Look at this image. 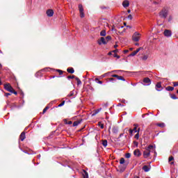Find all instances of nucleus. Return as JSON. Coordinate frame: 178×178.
Listing matches in <instances>:
<instances>
[{"label":"nucleus","instance_id":"1","mask_svg":"<svg viewBox=\"0 0 178 178\" xmlns=\"http://www.w3.org/2000/svg\"><path fill=\"white\" fill-rule=\"evenodd\" d=\"M140 35H141L139 33L135 32L134 35H132V40L135 42H138L140 41Z\"/></svg>","mask_w":178,"mask_h":178},{"label":"nucleus","instance_id":"2","mask_svg":"<svg viewBox=\"0 0 178 178\" xmlns=\"http://www.w3.org/2000/svg\"><path fill=\"white\" fill-rule=\"evenodd\" d=\"M160 17H163V19H166L168 17V10L163 8L159 13Z\"/></svg>","mask_w":178,"mask_h":178},{"label":"nucleus","instance_id":"3","mask_svg":"<svg viewBox=\"0 0 178 178\" xmlns=\"http://www.w3.org/2000/svg\"><path fill=\"white\" fill-rule=\"evenodd\" d=\"M78 8H79V10L80 17H81V19H83L85 16V15H84V8H83V5L79 4Z\"/></svg>","mask_w":178,"mask_h":178},{"label":"nucleus","instance_id":"4","mask_svg":"<svg viewBox=\"0 0 178 178\" xmlns=\"http://www.w3.org/2000/svg\"><path fill=\"white\" fill-rule=\"evenodd\" d=\"M4 88L6 90V91H8L9 92H11L13 90V88L12 86H10V83H6L4 84Z\"/></svg>","mask_w":178,"mask_h":178},{"label":"nucleus","instance_id":"5","mask_svg":"<svg viewBox=\"0 0 178 178\" xmlns=\"http://www.w3.org/2000/svg\"><path fill=\"white\" fill-rule=\"evenodd\" d=\"M97 44H99V45H102V44H104V45H106L107 42H106L105 38L102 37V38H100V40H99L97 41Z\"/></svg>","mask_w":178,"mask_h":178},{"label":"nucleus","instance_id":"6","mask_svg":"<svg viewBox=\"0 0 178 178\" xmlns=\"http://www.w3.org/2000/svg\"><path fill=\"white\" fill-rule=\"evenodd\" d=\"M111 77H115V79H117V80H121V81H126V79H124V77L122 76H119L118 74H113L111 75Z\"/></svg>","mask_w":178,"mask_h":178},{"label":"nucleus","instance_id":"7","mask_svg":"<svg viewBox=\"0 0 178 178\" xmlns=\"http://www.w3.org/2000/svg\"><path fill=\"white\" fill-rule=\"evenodd\" d=\"M150 155H151V151L147 150V149H146L143 152V156H144V158H148Z\"/></svg>","mask_w":178,"mask_h":178},{"label":"nucleus","instance_id":"8","mask_svg":"<svg viewBox=\"0 0 178 178\" xmlns=\"http://www.w3.org/2000/svg\"><path fill=\"white\" fill-rule=\"evenodd\" d=\"M165 37H171L172 36V31L165 29L163 33Z\"/></svg>","mask_w":178,"mask_h":178},{"label":"nucleus","instance_id":"9","mask_svg":"<svg viewBox=\"0 0 178 178\" xmlns=\"http://www.w3.org/2000/svg\"><path fill=\"white\" fill-rule=\"evenodd\" d=\"M46 14L49 17H52V16H54V10L52 9L47 10L46 12Z\"/></svg>","mask_w":178,"mask_h":178},{"label":"nucleus","instance_id":"10","mask_svg":"<svg viewBox=\"0 0 178 178\" xmlns=\"http://www.w3.org/2000/svg\"><path fill=\"white\" fill-rule=\"evenodd\" d=\"M25 139H26V132L23 131L21 133L19 136V140H21V141H24Z\"/></svg>","mask_w":178,"mask_h":178},{"label":"nucleus","instance_id":"11","mask_svg":"<svg viewBox=\"0 0 178 178\" xmlns=\"http://www.w3.org/2000/svg\"><path fill=\"white\" fill-rule=\"evenodd\" d=\"M129 5H130V2H129L128 0H125L122 2V6L124 8H129Z\"/></svg>","mask_w":178,"mask_h":178},{"label":"nucleus","instance_id":"12","mask_svg":"<svg viewBox=\"0 0 178 178\" xmlns=\"http://www.w3.org/2000/svg\"><path fill=\"white\" fill-rule=\"evenodd\" d=\"M143 83H145L147 84V86H149L151 85V79L148 77H146L143 79Z\"/></svg>","mask_w":178,"mask_h":178},{"label":"nucleus","instance_id":"13","mask_svg":"<svg viewBox=\"0 0 178 178\" xmlns=\"http://www.w3.org/2000/svg\"><path fill=\"white\" fill-rule=\"evenodd\" d=\"M134 155H135V156H140L141 152H140L139 149H136L134 151Z\"/></svg>","mask_w":178,"mask_h":178},{"label":"nucleus","instance_id":"14","mask_svg":"<svg viewBox=\"0 0 178 178\" xmlns=\"http://www.w3.org/2000/svg\"><path fill=\"white\" fill-rule=\"evenodd\" d=\"M81 122H83V120H79L77 121L74 122L73 127H76V126H79V124H80V123H81Z\"/></svg>","mask_w":178,"mask_h":178},{"label":"nucleus","instance_id":"15","mask_svg":"<svg viewBox=\"0 0 178 178\" xmlns=\"http://www.w3.org/2000/svg\"><path fill=\"white\" fill-rule=\"evenodd\" d=\"M67 73H70L71 74H73L74 73V67H68L67 69Z\"/></svg>","mask_w":178,"mask_h":178},{"label":"nucleus","instance_id":"16","mask_svg":"<svg viewBox=\"0 0 178 178\" xmlns=\"http://www.w3.org/2000/svg\"><path fill=\"white\" fill-rule=\"evenodd\" d=\"M83 173H82V176L83 178H88V172H87V171H86V170H83Z\"/></svg>","mask_w":178,"mask_h":178},{"label":"nucleus","instance_id":"17","mask_svg":"<svg viewBox=\"0 0 178 178\" xmlns=\"http://www.w3.org/2000/svg\"><path fill=\"white\" fill-rule=\"evenodd\" d=\"M158 88H162V84L161 82H159L157 84H156V90H157V91H161V90H159Z\"/></svg>","mask_w":178,"mask_h":178},{"label":"nucleus","instance_id":"18","mask_svg":"<svg viewBox=\"0 0 178 178\" xmlns=\"http://www.w3.org/2000/svg\"><path fill=\"white\" fill-rule=\"evenodd\" d=\"M112 131L114 134H118L119 129H118L117 127H113Z\"/></svg>","mask_w":178,"mask_h":178},{"label":"nucleus","instance_id":"19","mask_svg":"<svg viewBox=\"0 0 178 178\" xmlns=\"http://www.w3.org/2000/svg\"><path fill=\"white\" fill-rule=\"evenodd\" d=\"M126 130H127V131H129L130 136L132 137L133 133H134V131H132L131 129H129L126 128L125 129H124V131H126Z\"/></svg>","mask_w":178,"mask_h":178},{"label":"nucleus","instance_id":"20","mask_svg":"<svg viewBox=\"0 0 178 178\" xmlns=\"http://www.w3.org/2000/svg\"><path fill=\"white\" fill-rule=\"evenodd\" d=\"M134 129H132V131L134 132V133H137V129L138 127V124H134Z\"/></svg>","mask_w":178,"mask_h":178},{"label":"nucleus","instance_id":"21","mask_svg":"<svg viewBox=\"0 0 178 178\" xmlns=\"http://www.w3.org/2000/svg\"><path fill=\"white\" fill-rule=\"evenodd\" d=\"M143 170H144V172H149V167H148V165H144L143 167Z\"/></svg>","mask_w":178,"mask_h":178},{"label":"nucleus","instance_id":"22","mask_svg":"<svg viewBox=\"0 0 178 178\" xmlns=\"http://www.w3.org/2000/svg\"><path fill=\"white\" fill-rule=\"evenodd\" d=\"M165 90L167 91H173V90H175V88L174 87H172V86H167L165 88Z\"/></svg>","mask_w":178,"mask_h":178},{"label":"nucleus","instance_id":"23","mask_svg":"<svg viewBox=\"0 0 178 178\" xmlns=\"http://www.w3.org/2000/svg\"><path fill=\"white\" fill-rule=\"evenodd\" d=\"M102 145H103V147H106L108 146V140H102Z\"/></svg>","mask_w":178,"mask_h":178},{"label":"nucleus","instance_id":"24","mask_svg":"<svg viewBox=\"0 0 178 178\" xmlns=\"http://www.w3.org/2000/svg\"><path fill=\"white\" fill-rule=\"evenodd\" d=\"M100 35L102 37H105V35H106V31L105 30H102L101 32H100Z\"/></svg>","mask_w":178,"mask_h":178},{"label":"nucleus","instance_id":"25","mask_svg":"<svg viewBox=\"0 0 178 178\" xmlns=\"http://www.w3.org/2000/svg\"><path fill=\"white\" fill-rule=\"evenodd\" d=\"M56 72L59 73L60 76H62V74H63V73H66V72L62 71V70H56Z\"/></svg>","mask_w":178,"mask_h":178},{"label":"nucleus","instance_id":"26","mask_svg":"<svg viewBox=\"0 0 178 178\" xmlns=\"http://www.w3.org/2000/svg\"><path fill=\"white\" fill-rule=\"evenodd\" d=\"M75 80H76L77 86H80L81 84V81L80 80V79H79V77H76Z\"/></svg>","mask_w":178,"mask_h":178},{"label":"nucleus","instance_id":"27","mask_svg":"<svg viewBox=\"0 0 178 178\" xmlns=\"http://www.w3.org/2000/svg\"><path fill=\"white\" fill-rule=\"evenodd\" d=\"M146 149H147V150H149V151H151V149H154V145H149V146L146 148Z\"/></svg>","mask_w":178,"mask_h":178},{"label":"nucleus","instance_id":"28","mask_svg":"<svg viewBox=\"0 0 178 178\" xmlns=\"http://www.w3.org/2000/svg\"><path fill=\"white\" fill-rule=\"evenodd\" d=\"M112 40V37L111 35H108L106 37V41L108 42V41H111Z\"/></svg>","mask_w":178,"mask_h":178},{"label":"nucleus","instance_id":"29","mask_svg":"<svg viewBox=\"0 0 178 178\" xmlns=\"http://www.w3.org/2000/svg\"><path fill=\"white\" fill-rule=\"evenodd\" d=\"M142 60H147L148 59V55H144L141 57Z\"/></svg>","mask_w":178,"mask_h":178},{"label":"nucleus","instance_id":"30","mask_svg":"<svg viewBox=\"0 0 178 178\" xmlns=\"http://www.w3.org/2000/svg\"><path fill=\"white\" fill-rule=\"evenodd\" d=\"M170 98H172V99H177V97L175 94H171Z\"/></svg>","mask_w":178,"mask_h":178},{"label":"nucleus","instance_id":"31","mask_svg":"<svg viewBox=\"0 0 178 178\" xmlns=\"http://www.w3.org/2000/svg\"><path fill=\"white\" fill-rule=\"evenodd\" d=\"M64 122H65V124H72V123H73V122H72V121L67 122V120H66V119L64 120Z\"/></svg>","mask_w":178,"mask_h":178},{"label":"nucleus","instance_id":"32","mask_svg":"<svg viewBox=\"0 0 178 178\" xmlns=\"http://www.w3.org/2000/svg\"><path fill=\"white\" fill-rule=\"evenodd\" d=\"M124 162H125L124 158H121L120 160V165H123V163H124Z\"/></svg>","mask_w":178,"mask_h":178},{"label":"nucleus","instance_id":"33","mask_svg":"<svg viewBox=\"0 0 178 178\" xmlns=\"http://www.w3.org/2000/svg\"><path fill=\"white\" fill-rule=\"evenodd\" d=\"M136 55H137V52L134 51L131 54H130L129 56H136Z\"/></svg>","mask_w":178,"mask_h":178},{"label":"nucleus","instance_id":"34","mask_svg":"<svg viewBox=\"0 0 178 178\" xmlns=\"http://www.w3.org/2000/svg\"><path fill=\"white\" fill-rule=\"evenodd\" d=\"M131 154H130V153H127V154H125V158H127V159H129V158H131Z\"/></svg>","mask_w":178,"mask_h":178},{"label":"nucleus","instance_id":"35","mask_svg":"<svg viewBox=\"0 0 178 178\" xmlns=\"http://www.w3.org/2000/svg\"><path fill=\"white\" fill-rule=\"evenodd\" d=\"M47 109H49V106H46L44 109H43V111H42V115H44V113H45V112H47Z\"/></svg>","mask_w":178,"mask_h":178},{"label":"nucleus","instance_id":"36","mask_svg":"<svg viewBox=\"0 0 178 178\" xmlns=\"http://www.w3.org/2000/svg\"><path fill=\"white\" fill-rule=\"evenodd\" d=\"M157 126H159V127H165V123H160V124H158Z\"/></svg>","mask_w":178,"mask_h":178},{"label":"nucleus","instance_id":"37","mask_svg":"<svg viewBox=\"0 0 178 178\" xmlns=\"http://www.w3.org/2000/svg\"><path fill=\"white\" fill-rule=\"evenodd\" d=\"M74 95V92L72 91L70 92V94L67 95V97H73Z\"/></svg>","mask_w":178,"mask_h":178},{"label":"nucleus","instance_id":"38","mask_svg":"<svg viewBox=\"0 0 178 178\" xmlns=\"http://www.w3.org/2000/svg\"><path fill=\"white\" fill-rule=\"evenodd\" d=\"M172 161H175V158L172 156H170L168 159V161L172 162Z\"/></svg>","mask_w":178,"mask_h":178},{"label":"nucleus","instance_id":"39","mask_svg":"<svg viewBox=\"0 0 178 178\" xmlns=\"http://www.w3.org/2000/svg\"><path fill=\"white\" fill-rule=\"evenodd\" d=\"M134 138H136V140H138V138H140V134L137 133L135 135Z\"/></svg>","mask_w":178,"mask_h":178},{"label":"nucleus","instance_id":"40","mask_svg":"<svg viewBox=\"0 0 178 178\" xmlns=\"http://www.w3.org/2000/svg\"><path fill=\"white\" fill-rule=\"evenodd\" d=\"M98 126H99L102 129H104V124H102V122H98Z\"/></svg>","mask_w":178,"mask_h":178},{"label":"nucleus","instance_id":"41","mask_svg":"<svg viewBox=\"0 0 178 178\" xmlns=\"http://www.w3.org/2000/svg\"><path fill=\"white\" fill-rule=\"evenodd\" d=\"M67 79H76V76L74 75L68 76H67Z\"/></svg>","mask_w":178,"mask_h":178},{"label":"nucleus","instance_id":"42","mask_svg":"<svg viewBox=\"0 0 178 178\" xmlns=\"http://www.w3.org/2000/svg\"><path fill=\"white\" fill-rule=\"evenodd\" d=\"M141 49H143V47H139L135 51L136 52V54H138V52H140V51H141Z\"/></svg>","mask_w":178,"mask_h":178},{"label":"nucleus","instance_id":"43","mask_svg":"<svg viewBox=\"0 0 178 178\" xmlns=\"http://www.w3.org/2000/svg\"><path fill=\"white\" fill-rule=\"evenodd\" d=\"M12 94H15V95H17V92L15 91V89H13L12 92H10Z\"/></svg>","mask_w":178,"mask_h":178},{"label":"nucleus","instance_id":"44","mask_svg":"<svg viewBox=\"0 0 178 178\" xmlns=\"http://www.w3.org/2000/svg\"><path fill=\"white\" fill-rule=\"evenodd\" d=\"M65 101H63L60 104H58V107L63 106L65 105Z\"/></svg>","mask_w":178,"mask_h":178},{"label":"nucleus","instance_id":"45","mask_svg":"<svg viewBox=\"0 0 178 178\" xmlns=\"http://www.w3.org/2000/svg\"><path fill=\"white\" fill-rule=\"evenodd\" d=\"M114 58H117V59H120V56L117 55L116 54H114Z\"/></svg>","mask_w":178,"mask_h":178},{"label":"nucleus","instance_id":"46","mask_svg":"<svg viewBox=\"0 0 178 178\" xmlns=\"http://www.w3.org/2000/svg\"><path fill=\"white\" fill-rule=\"evenodd\" d=\"M102 106H104V108H108V103L103 104Z\"/></svg>","mask_w":178,"mask_h":178},{"label":"nucleus","instance_id":"47","mask_svg":"<svg viewBox=\"0 0 178 178\" xmlns=\"http://www.w3.org/2000/svg\"><path fill=\"white\" fill-rule=\"evenodd\" d=\"M128 19L129 20H132L133 19V16L131 15H128Z\"/></svg>","mask_w":178,"mask_h":178},{"label":"nucleus","instance_id":"48","mask_svg":"<svg viewBox=\"0 0 178 178\" xmlns=\"http://www.w3.org/2000/svg\"><path fill=\"white\" fill-rule=\"evenodd\" d=\"M134 145H136V147H138V142L134 141Z\"/></svg>","mask_w":178,"mask_h":178},{"label":"nucleus","instance_id":"49","mask_svg":"<svg viewBox=\"0 0 178 178\" xmlns=\"http://www.w3.org/2000/svg\"><path fill=\"white\" fill-rule=\"evenodd\" d=\"M174 87H177L178 82H173Z\"/></svg>","mask_w":178,"mask_h":178},{"label":"nucleus","instance_id":"50","mask_svg":"<svg viewBox=\"0 0 178 178\" xmlns=\"http://www.w3.org/2000/svg\"><path fill=\"white\" fill-rule=\"evenodd\" d=\"M113 52L114 54H116V53L119 52V49H116L115 50H113Z\"/></svg>","mask_w":178,"mask_h":178},{"label":"nucleus","instance_id":"51","mask_svg":"<svg viewBox=\"0 0 178 178\" xmlns=\"http://www.w3.org/2000/svg\"><path fill=\"white\" fill-rule=\"evenodd\" d=\"M96 115H97V111H95V112L92 114V116H95Z\"/></svg>","mask_w":178,"mask_h":178},{"label":"nucleus","instance_id":"52","mask_svg":"<svg viewBox=\"0 0 178 178\" xmlns=\"http://www.w3.org/2000/svg\"><path fill=\"white\" fill-rule=\"evenodd\" d=\"M124 135V134H120L118 138H120L121 137H123Z\"/></svg>","mask_w":178,"mask_h":178},{"label":"nucleus","instance_id":"53","mask_svg":"<svg viewBox=\"0 0 178 178\" xmlns=\"http://www.w3.org/2000/svg\"><path fill=\"white\" fill-rule=\"evenodd\" d=\"M10 95V93H5V97H9Z\"/></svg>","mask_w":178,"mask_h":178},{"label":"nucleus","instance_id":"54","mask_svg":"<svg viewBox=\"0 0 178 178\" xmlns=\"http://www.w3.org/2000/svg\"><path fill=\"white\" fill-rule=\"evenodd\" d=\"M140 129L138 128V129H136V133L140 134Z\"/></svg>","mask_w":178,"mask_h":178},{"label":"nucleus","instance_id":"55","mask_svg":"<svg viewBox=\"0 0 178 178\" xmlns=\"http://www.w3.org/2000/svg\"><path fill=\"white\" fill-rule=\"evenodd\" d=\"M113 72H115V73H118V72H122V70H114V71H113Z\"/></svg>","mask_w":178,"mask_h":178},{"label":"nucleus","instance_id":"56","mask_svg":"<svg viewBox=\"0 0 178 178\" xmlns=\"http://www.w3.org/2000/svg\"><path fill=\"white\" fill-rule=\"evenodd\" d=\"M129 52V50H124V54H127Z\"/></svg>","mask_w":178,"mask_h":178},{"label":"nucleus","instance_id":"57","mask_svg":"<svg viewBox=\"0 0 178 178\" xmlns=\"http://www.w3.org/2000/svg\"><path fill=\"white\" fill-rule=\"evenodd\" d=\"M109 80H110V81H113V80H115V79H113V78H110Z\"/></svg>","mask_w":178,"mask_h":178},{"label":"nucleus","instance_id":"58","mask_svg":"<svg viewBox=\"0 0 178 178\" xmlns=\"http://www.w3.org/2000/svg\"><path fill=\"white\" fill-rule=\"evenodd\" d=\"M108 133H109V134H111V127H109Z\"/></svg>","mask_w":178,"mask_h":178},{"label":"nucleus","instance_id":"59","mask_svg":"<svg viewBox=\"0 0 178 178\" xmlns=\"http://www.w3.org/2000/svg\"><path fill=\"white\" fill-rule=\"evenodd\" d=\"M98 83L99 84H102V81H99Z\"/></svg>","mask_w":178,"mask_h":178},{"label":"nucleus","instance_id":"60","mask_svg":"<svg viewBox=\"0 0 178 178\" xmlns=\"http://www.w3.org/2000/svg\"><path fill=\"white\" fill-rule=\"evenodd\" d=\"M108 55L109 56L112 55V51L108 52Z\"/></svg>","mask_w":178,"mask_h":178},{"label":"nucleus","instance_id":"61","mask_svg":"<svg viewBox=\"0 0 178 178\" xmlns=\"http://www.w3.org/2000/svg\"><path fill=\"white\" fill-rule=\"evenodd\" d=\"M96 113H97V114L99 113V110H97L95 111Z\"/></svg>","mask_w":178,"mask_h":178},{"label":"nucleus","instance_id":"62","mask_svg":"<svg viewBox=\"0 0 178 178\" xmlns=\"http://www.w3.org/2000/svg\"><path fill=\"white\" fill-rule=\"evenodd\" d=\"M134 178H140L138 176H135Z\"/></svg>","mask_w":178,"mask_h":178},{"label":"nucleus","instance_id":"63","mask_svg":"<svg viewBox=\"0 0 178 178\" xmlns=\"http://www.w3.org/2000/svg\"><path fill=\"white\" fill-rule=\"evenodd\" d=\"M114 48H118V44H115V45L114 46Z\"/></svg>","mask_w":178,"mask_h":178},{"label":"nucleus","instance_id":"64","mask_svg":"<svg viewBox=\"0 0 178 178\" xmlns=\"http://www.w3.org/2000/svg\"><path fill=\"white\" fill-rule=\"evenodd\" d=\"M127 12H128V13H130V12H131V10H128Z\"/></svg>","mask_w":178,"mask_h":178}]
</instances>
